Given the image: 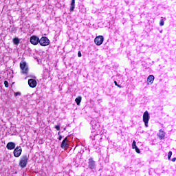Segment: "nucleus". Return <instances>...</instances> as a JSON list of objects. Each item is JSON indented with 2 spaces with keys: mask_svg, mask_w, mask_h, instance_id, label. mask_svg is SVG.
I'll return each mask as SVG.
<instances>
[{
  "mask_svg": "<svg viewBox=\"0 0 176 176\" xmlns=\"http://www.w3.org/2000/svg\"><path fill=\"white\" fill-rule=\"evenodd\" d=\"M74 9H75V0H72L70 4V12H74Z\"/></svg>",
  "mask_w": 176,
  "mask_h": 176,
  "instance_id": "nucleus-14",
  "label": "nucleus"
},
{
  "mask_svg": "<svg viewBox=\"0 0 176 176\" xmlns=\"http://www.w3.org/2000/svg\"><path fill=\"white\" fill-rule=\"evenodd\" d=\"M135 149L136 153H141V151H140V148H138V147H136Z\"/></svg>",
  "mask_w": 176,
  "mask_h": 176,
  "instance_id": "nucleus-22",
  "label": "nucleus"
},
{
  "mask_svg": "<svg viewBox=\"0 0 176 176\" xmlns=\"http://www.w3.org/2000/svg\"><path fill=\"white\" fill-rule=\"evenodd\" d=\"M60 147L62 148V149H67V148H68V143H67V138H65L61 144H60Z\"/></svg>",
  "mask_w": 176,
  "mask_h": 176,
  "instance_id": "nucleus-11",
  "label": "nucleus"
},
{
  "mask_svg": "<svg viewBox=\"0 0 176 176\" xmlns=\"http://www.w3.org/2000/svg\"><path fill=\"white\" fill-rule=\"evenodd\" d=\"M160 25L161 27H163V25H164V21L163 19H161L160 21Z\"/></svg>",
  "mask_w": 176,
  "mask_h": 176,
  "instance_id": "nucleus-19",
  "label": "nucleus"
},
{
  "mask_svg": "<svg viewBox=\"0 0 176 176\" xmlns=\"http://www.w3.org/2000/svg\"><path fill=\"white\" fill-rule=\"evenodd\" d=\"M136 144L135 140H133L132 143V149H135V148H137V144Z\"/></svg>",
  "mask_w": 176,
  "mask_h": 176,
  "instance_id": "nucleus-18",
  "label": "nucleus"
},
{
  "mask_svg": "<svg viewBox=\"0 0 176 176\" xmlns=\"http://www.w3.org/2000/svg\"><path fill=\"white\" fill-rule=\"evenodd\" d=\"M82 101V97L79 96L75 99V102H76L77 105H80V102Z\"/></svg>",
  "mask_w": 176,
  "mask_h": 176,
  "instance_id": "nucleus-16",
  "label": "nucleus"
},
{
  "mask_svg": "<svg viewBox=\"0 0 176 176\" xmlns=\"http://www.w3.org/2000/svg\"><path fill=\"white\" fill-rule=\"evenodd\" d=\"M41 46H49L50 45V41L47 37L43 36L39 41Z\"/></svg>",
  "mask_w": 176,
  "mask_h": 176,
  "instance_id": "nucleus-4",
  "label": "nucleus"
},
{
  "mask_svg": "<svg viewBox=\"0 0 176 176\" xmlns=\"http://www.w3.org/2000/svg\"><path fill=\"white\" fill-rule=\"evenodd\" d=\"M117 86H118V87H120V85H117Z\"/></svg>",
  "mask_w": 176,
  "mask_h": 176,
  "instance_id": "nucleus-30",
  "label": "nucleus"
},
{
  "mask_svg": "<svg viewBox=\"0 0 176 176\" xmlns=\"http://www.w3.org/2000/svg\"><path fill=\"white\" fill-rule=\"evenodd\" d=\"M21 152H23V149L21 148V146H18L14 150V156L15 157H20V155H21Z\"/></svg>",
  "mask_w": 176,
  "mask_h": 176,
  "instance_id": "nucleus-7",
  "label": "nucleus"
},
{
  "mask_svg": "<svg viewBox=\"0 0 176 176\" xmlns=\"http://www.w3.org/2000/svg\"><path fill=\"white\" fill-rule=\"evenodd\" d=\"M94 42L97 46H101L104 42V36H98L95 38Z\"/></svg>",
  "mask_w": 176,
  "mask_h": 176,
  "instance_id": "nucleus-5",
  "label": "nucleus"
},
{
  "mask_svg": "<svg viewBox=\"0 0 176 176\" xmlns=\"http://www.w3.org/2000/svg\"><path fill=\"white\" fill-rule=\"evenodd\" d=\"M28 85L30 86V87H32V89H34L35 87H36V80L34 79H29L28 80Z\"/></svg>",
  "mask_w": 176,
  "mask_h": 176,
  "instance_id": "nucleus-8",
  "label": "nucleus"
},
{
  "mask_svg": "<svg viewBox=\"0 0 176 176\" xmlns=\"http://www.w3.org/2000/svg\"><path fill=\"white\" fill-rule=\"evenodd\" d=\"M158 136H159V138H160V140H163V138L166 137V133H164V131L160 130Z\"/></svg>",
  "mask_w": 176,
  "mask_h": 176,
  "instance_id": "nucleus-13",
  "label": "nucleus"
},
{
  "mask_svg": "<svg viewBox=\"0 0 176 176\" xmlns=\"http://www.w3.org/2000/svg\"><path fill=\"white\" fill-rule=\"evenodd\" d=\"M149 119H151L149 113H148V111H146L143 114V122L144 123L145 127H148V123H149Z\"/></svg>",
  "mask_w": 176,
  "mask_h": 176,
  "instance_id": "nucleus-3",
  "label": "nucleus"
},
{
  "mask_svg": "<svg viewBox=\"0 0 176 176\" xmlns=\"http://www.w3.org/2000/svg\"><path fill=\"white\" fill-rule=\"evenodd\" d=\"M20 68L21 69V74L23 75H28V65H27V63L24 61H21L20 63Z\"/></svg>",
  "mask_w": 176,
  "mask_h": 176,
  "instance_id": "nucleus-2",
  "label": "nucleus"
},
{
  "mask_svg": "<svg viewBox=\"0 0 176 176\" xmlns=\"http://www.w3.org/2000/svg\"><path fill=\"white\" fill-rule=\"evenodd\" d=\"M78 57H82V53H80V51L78 52Z\"/></svg>",
  "mask_w": 176,
  "mask_h": 176,
  "instance_id": "nucleus-27",
  "label": "nucleus"
},
{
  "mask_svg": "<svg viewBox=\"0 0 176 176\" xmlns=\"http://www.w3.org/2000/svg\"><path fill=\"white\" fill-rule=\"evenodd\" d=\"M171 156H173V152L169 151L168 153V160H171Z\"/></svg>",
  "mask_w": 176,
  "mask_h": 176,
  "instance_id": "nucleus-17",
  "label": "nucleus"
},
{
  "mask_svg": "<svg viewBox=\"0 0 176 176\" xmlns=\"http://www.w3.org/2000/svg\"><path fill=\"white\" fill-rule=\"evenodd\" d=\"M4 86L5 87H9V82L8 81H4Z\"/></svg>",
  "mask_w": 176,
  "mask_h": 176,
  "instance_id": "nucleus-20",
  "label": "nucleus"
},
{
  "mask_svg": "<svg viewBox=\"0 0 176 176\" xmlns=\"http://www.w3.org/2000/svg\"><path fill=\"white\" fill-rule=\"evenodd\" d=\"M12 42L14 45H19L20 43V39L18 37H15L13 38Z\"/></svg>",
  "mask_w": 176,
  "mask_h": 176,
  "instance_id": "nucleus-15",
  "label": "nucleus"
},
{
  "mask_svg": "<svg viewBox=\"0 0 176 176\" xmlns=\"http://www.w3.org/2000/svg\"><path fill=\"white\" fill-rule=\"evenodd\" d=\"M40 39L39 37L36 36H32L30 37V43H32V45H38V43H39Z\"/></svg>",
  "mask_w": 176,
  "mask_h": 176,
  "instance_id": "nucleus-6",
  "label": "nucleus"
},
{
  "mask_svg": "<svg viewBox=\"0 0 176 176\" xmlns=\"http://www.w3.org/2000/svg\"><path fill=\"white\" fill-rule=\"evenodd\" d=\"M89 168H91V170H93L96 167V163L94 162V160L93 159L89 160Z\"/></svg>",
  "mask_w": 176,
  "mask_h": 176,
  "instance_id": "nucleus-10",
  "label": "nucleus"
},
{
  "mask_svg": "<svg viewBox=\"0 0 176 176\" xmlns=\"http://www.w3.org/2000/svg\"><path fill=\"white\" fill-rule=\"evenodd\" d=\"M96 135H97L96 133L93 134L92 136H91V140H94V137H96Z\"/></svg>",
  "mask_w": 176,
  "mask_h": 176,
  "instance_id": "nucleus-26",
  "label": "nucleus"
},
{
  "mask_svg": "<svg viewBox=\"0 0 176 176\" xmlns=\"http://www.w3.org/2000/svg\"><path fill=\"white\" fill-rule=\"evenodd\" d=\"M16 31H17V29H16V28H11V32H13L14 34V32H16Z\"/></svg>",
  "mask_w": 176,
  "mask_h": 176,
  "instance_id": "nucleus-21",
  "label": "nucleus"
},
{
  "mask_svg": "<svg viewBox=\"0 0 176 176\" xmlns=\"http://www.w3.org/2000/svg\"><path fill=\"white\" fill-rule=\"evenodd\" d=\"M28 163V157L27 155L22 156L19 161L20 167L21 168H25V167H27Z\"/></svg>",
  "mask_w": 176,
  "mask_h": 176,
  "instance_id": "nucleus-1",
  "label": "nucleus"
},
{
  "mask_svg": "<svg viewBox=\"0 0 176 176\" xmlns=\"http://www.w3.org/2000/svg\"><path fill=\"white\" fill-rule=\"evenodd\" d=\"M15 97H17V96H21V94L20 92H16L14 93Z\"/></svg>",
  "mask_w": 176,
  "mask_h": 176,
  "instance_id": "nucleus-25",
  "label": "nucleus"
},
{
  "mask_svg": "<svg viewBox=\"0 0 176 176\" xmlns=\"http://www.w3.org/2000/svg\"><path fill=\"white\" fill-rule=\"evenodd\" d=\"M6 148L9 151H12L16 148V144H14L13 142H10L7 144Z\"/></svg>",
  "mask_w": 176,
  "mask_h": 176,
  "instance_id": "nucleus-9",
  "label": "nucleus"
},
{
  "mask_svg": "<svg viewBox=\"0 0 176 176\" xmlns=\"http://www.w3.org/2000/svg\"><path fill=\"white\" fill-rule=\"evenodd\" d=\"M55 129H56V130H57V131H59V130H60V125H56L55 126Z\"/></svg>",
  "mask_w": 176,
  "mask_h": 176,
  "instance_id": "nucleus-24",
  "label": "nucleus"
},
{
  "mask_svg": "<svg viewBox=\"0 0 176 176\" xmlns=\"http://www.w3.org/2000/svg\"><path fill=\"white\" fill-rule=\"evenodd\" d=\"M114 83H115V85H116V86H118V82L114 81Z\"/></svg>",
  "mask_w": 176,
  "mask_h": 176,
  "instance_id": "nucleus-29",
  "label": "nucleus"
},
{
  "mask_svg": "<svg viewBox=\"0 0 176 176\" xmlns=\"http://www.w3.org/2000/svg\"><path fill=\"white\" fill-rule=\"evenodd\" d=\"M58 135H59L58 140L61 141V140H63V136H61V135H60V132L58 133Z\"/></svg>",
  "mask_w": 176,
  "mask_h": 176,
  "instance_id": "nucleus-23",
  "label": "nucleus"
},
{
  "mask_svg": "<svg viewBox=\"0 0 176 176\" xmlns=\"http://www.w3.org/2000/svg\"><path fill=\"white\" fill-rule=\"evenodd\" d=\"M153 80H155V76L153 75L148 76L147 78V85H152Z\"/></svg>",
  "mask_w": 176,
  "mask_h": 176,
  "instance_id": "nucleus-12",
  "label": "nucleus"
},
{
  "mask_svg": "<svg viewBox=\"0 0 176 176\" xmlns=\"http://www.w3.org/2000/svg\"><path fill=\"white\" fill-rule=\"evenodd\" d=\"M175 160H176V158H175V157H173V158L172 159V162H175Z\"/></svg>",
  "mask_w": 176,
  "mask_h": 176,
  "instance_id": "nucleus-28",
  "label": "nucleus"
}]
</instances>
